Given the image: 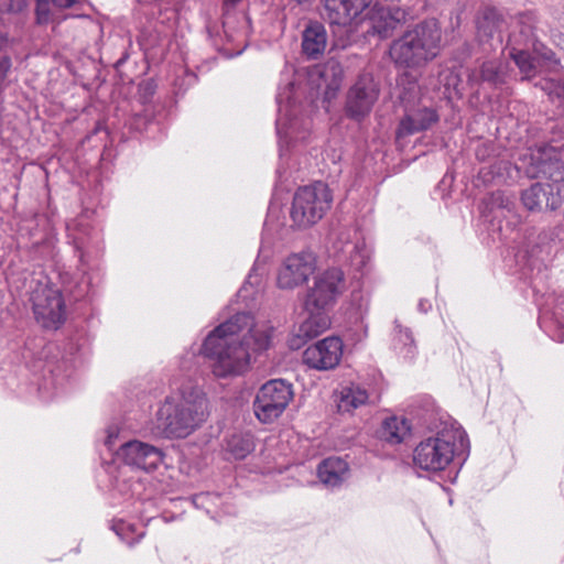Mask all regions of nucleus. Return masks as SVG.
<instances>
[{"instance_id":"11","label":"nucleus","mask_w":564,"mask_h":564,"mask_svg":"<svg viewBox=\"0 0 564 564\" xmlns=\"http://www.w3.org/2000/svg\"><path fill=\"white\" fill-rule=\"evenodd\" d=\"M416 17L417 12L409 7L394 2L377 3L369 11L367 33L379 40H386L391 37L400 25Z\"/></svg>"},{"instance_id":"15","label":"nucleus","mask_w":564,"mask_h":564,"mask_svg":"<svg viewBox=\"0 0 564 564\" xmlns=\"http://www.w3.org/2000/svg\"><path fill=\"white\" fill-rule=\"evenodd\" d=\"M378 87L369 75L360 76L349 89L346 101V113L349 118L361 121L371 111L378 99Z\"/></svg>"},{"instance_id":"5","label":"nucleus","mask_w":564,"mask_h":564,"mask_svg":"<svg viewBox=\"0 0 564 564\" xmlns=\"http://www.w3.org/2000/svg\"><path fill=\"white\" fill-rule=\"evenodd\" d=\"M468 447V438L456 421H441L434 435L423 438L413 451L415 468L429 473L444 470L458 451Z\"/></svg>"},{"instance_id":"42","label":"nucleus","mask_w":564,"mask_h":564,"mask_svg":"<svg viewBox=\"0 0 564 564\" xmlns=\"http://www.w3.org/2000/svg\"><path fill=\"white\" fill-rule=\"evenodd\" d=\"M196 75L189 70H184L182 77H177L175 79V88L176 93H184L189 86H193L196 83Z\"/></svg>"},{"instance_id":"40","label":"nucleus","mask_w":564,"mask_h":564,"mask_svg":"<svg viewBox=\"0 0 564 564\" xmlns=\"http://www.w3.org/2000/svg\"><path fill=\"white\" fill-rule=\"evenodd\" d=\"M115 487L123 496L134 497L140 494L141 484L139 480L117 478Z\"/></svg>"},{"instance_id":"49","label":"nucleus","mask_w":564,"mask_h":564,"mask_svg":"<svg viewBox=\"0 0 564 564\" xmlns=\"http://www.w3.org/2000/svg\"><path fill=\"white\" fill-rule=\"evenodd\" d=\"M544 57L549 61H553V57H554V54L552 52L547 53L544 55ZM554 63L555 64H558V61L557 59H554Z\"/></svg>"},{"instance_id":"25","label":"nucleus","mask_w":564,"mask_h":564,"mask_svg":"<svg viewBox=\"0 0 564 564\" xmlns=\"http://www.w3.org/2000/svg\"><path fill=\"white\" fill-rule=\"evenodd\" d=\"M349 464L337 456L323 459L317 467L318 479L328 488L340 487L349 478Z\"/></svg>"},{"instance_id":"10","label":"nucleus","mask_w":564,"mask_h":564,"mask_svg":"<svg viewBox=\"0 0 564 564\" xmlns=\"http://www.w3.org/2000/svg\"><path fill=\"white\" fill-rule=\"evenodd\" d=\"M330 240L332 252L336 260L346 263L362 275L369 261V252L357 228L339 227L332 232Z\"/></svg>"},{"instance_id":"35","label":"nucleus","mask_w":564,"mask_h":564,"mask_svg":"<svg viewBox=\"0 0 564 564\" xmlns=\"http://www.w3.org/2000/svg\"><path fill=\"white\" fill-rule=\"evenodd\" d=\"M539 86L552 100L564 102V79L544 78Z\"/></svg>"},{"instance_id":"26","label":"nucleus","mask_w":564,"mask_h":564,"mask_svg":"<svg viewBox=\"0 0 564 564\" xmlns=\"http://www.w3.org/2000/svg\"><path fill=\"white\" fill-rule=\"evenodd\" d=\"M326 46L327 32L325 26L317 21H311L302 34L303 54L310 59H317L324 54Z\"/></svg>"},{"instance_id":"6","label":"nucleus","mask_w":564,"mask_h":564,"mask_svg":"<svg viewBox=\"0 0 564 564\" xmlns=\"http://www.w3.org/2000/svg\"><path fill=\"white\" fill-rule=\"evenodd\" d=\"M332 202V193L323 182L300 187L293 196L290 209L293 225L306 228L316 224L330 208Z\"/></svg>"},{"instance_id":"19","label":"nucleus","mask_w":564,"mask_h":564,"mask_svg":"<svg viewBox=\"0 0 564 564\" xmlns=\"http://www.w3.org/2000/svg\"><path fill=\"white\" fill-rule=\"evenodd\" d=\"M507 29L503 15L492 7L485 8L477 19V37L488 50H496L502 44V32Z\"/></svg>"},{"instance_id":"38","label":"nucleus","mask_w":564,"mask_h":564,"mask_svg":"<svg viewBox=\"0 0 564 564\" xmlns=\"http://www.w3.org/2000/svg\"><path fill=\"white\" fill-rule=\"evenodd\" d=\"M55 10L53 2H50L48 0H36L35 14L37 23L46 24L55 21Z\"/></svg>"},{"instance_id":"46","label":"nucleus","mask_w":564,"mask_h":564,"mask_svg":"<svg viewBox=\"0 0 564 564\" xmlns=\"http://www.w3.org/2000/svg\"><path fill=\"white\" fill-rule=\"evenodd\" d=\"M196 358L195 354H192L191 356H187L184 358V360L181 364L182 369L184 370H191L192 368V361Z\"/></svg>"},{"instance_id":"30","label":"nucleus","mask_w":564,"mask_h":564,"mask_svg":"<svg viewBox=\"0 0 564 564\" xmlns=\"http://www.w3.org/2000/svg\"><path fill=\"white\" fill-rule=\"evenodd\" d=\"M517 24L520 28L519 34L516 32L510 33L506 47L527 46L534 37L533 17L531 14H521L517 20Z\"/></svg>"},{"instance_id":"7","label":"nucleus","mask_w":564,"mask_h":564,"mask_svg":"<svg viewBox=\"0 0 564 564\" xmlns=\"http://www.w3.org/2000/svg\"><path fill=\"white\" fill-rule=\"evenodd\" d=\"M516 169L530 178L544 177L551 187L564 184V161L560 152L551 145L529 150L519 158Z\"/></svg>"},{"instance_id":"1","label":"nucleus","mask_w":564,"mask_h":564,"mask_svg":"<svg viewBox=\"0 0 564 564\" xmlns=\"http://www.w3.org/2000/svg\"><path fill=\"white\" fill-rule=\"evenodd\" d=\"M271 333L254 324L253 316L239 312L212 330L199 347V352L212 359V371L217 378H230L248 370L252 352L268 349Z\"/></svg>"},{"instance_id":"39","label":"nucleus","mask_w":564,"mask_h":564,"mask_svg":"<svg viewBox=\"0 0 564 564\" xmlns=\"http://www.w3.org/2000/svg\"><path fill=\"white\" fill-rule=\"evenodd\" d=\"M438 82L442 84L446 90H455L458 91V87L460 85V76L454 68H446L442 70L438 75Z\"/></svg>"},{"instance_id":"9","label":"nucleus","mask_w":564,"mask_h":564,"mask_svg":"<svg viewBox=\"0 0 564 564\" xmlns=\"http://www.w3.org/2000/svg\"><path fill=\"white\" fill-rule=\"evenodd\" d=\"M293 397L292 383L284 379L269 380L257 391L254 415L262 423H272L285 411Z\"/></svg>"},{"instance_id":"29","label":"nucleus","mask_w":564,"mask_h":564,"mask_svg":"<svg viewBox=\"0 0 564 564\" xmlns=\"http://www.w3.org/2000/svg\"><path fill=\"white\" fill-rule=\"evenodd\" d=\"M510 57L514 61L517 67L522 74L523 80H531L536 77L539 73V61L532 56L529 52L521 47L512 46L509 47Z\"/></svg>"},{"instance_id":"12","label":"nucleus","mask_w":564,"mask_h":564,"mask_svg":"<svg viewBox=\"0 0 564 564\" xmlns=\"http://www.w3.org/2000/svg\"><path fill=\"white\" fill-rule=\"evenodd\" d=\"M344 290V272L338 268L325 270L315 276L314 285L307 291L305 310L326 311L334 305Z\"/></svg>"},{"instance_id":"28","label":"nucleus","mask_w":564,"mask_h":564,"mask_svg":"<svg viewBox=\"0 0 564 564\" xmlns=\"http://www.w3.org/2000/svg\"><path fill=\"white\" fill-rule=\"evenodd\" d=\"M253 449L254 442L250 433H234L226 441V453L237 460L246 458Z\"/></svg>"},{"instance_id":"3","label":"nucleus","mask_w":564,"mask_h":564,"mask_svg":"<svg viewBox=\"0 0 564 564\" xmlns=\"http://www.w3.org/2000/svg\"><path fill=\"white\" fill-rule=\"evenodd\" d=\"M301 95L297 75L289 69L283 72L276 94V134L281 156L290 148L305 142L311 133L312 121L300 99Z\"/></svg>"},{"instance_id":"16","label":"nucleus","mask_w":564,"mask_h":564,"mask_svg":"<svg viewBox=\"0 0 564 564\" xmlns=\"http://www.w3.org/2000/svg\"><path fill=\"white\" fill-rule=\"evenodd\" d=\"M77 387V378L74 366L69 360L63 359L53 368H50L48 376H45L39 386L41 397L48 401L64 397Z\"/></svg>"},{"instance_id":"44","label":"nucleus","mask_w":564,"mask_h":564,"mask_svg":"<svg viewBox=\"0 0 564 564\" xmlns=\"http://www.w3.org/2000/svg\"><path fill=\"white\" fill-rule=\"evenodd\" d=\"M259 282H260V276L257 273L256 269L253 268V269H251L250 273L248 274L246 282H245L243 286L240 289L239 293L247 292L248 285L254 286V285L259 284Z\"/></svg>"},{"instance_id":"47","label":"nucleus","mask_w":564,"mask_h":564,"mask_svg":"<svg viewBox=\"0 0 564 564\" xmlns=\"http://www.w3.org/2000/svg\"><path fill=\"white\" fill-rule=\"evenodd\" d=\"M431 307H432V304L427 300H420V302L417 304V308L422 313H427L431 310Z\"/></svg>"},{"instance_id":"13","label":"nucleus","mask_w":564,"mask_h":564,"mask_svg":"<svg viewBox=\"0 0 564 564\" xmlns=\"http://www.w3.org/2000/svg\"><path fill=\"white\" fill-rule=\"evenodd\" d=\"M34 315L45 328H58L66 318L65 302L61 291L51 285H40L31 296Z\"/></svg>"},{"instance_id":"17","label":"nucleus","mask_w":564,"mask_h":564,"mask_svg":"<svg viewBox=\"0 0 564 564\" xmlns=\"http://www.w3.org/2000/svg\"><path fill=\"white\" fill-rule=\"evenodd\" d=\"M341 355V340L330 336L307 347L303 352V362L316 370H328L339 364Z\"/></svg>"},{"instance_id":"33","label":"nucleus","mask_w":564,"mask_h":564,"mask_svg":"<svg viewBox=\"0 0 564 564\" xmlns=\"http://www.w3.org/2000/svg\"><path fill=\"white\" fill-rule=\"evenodd\" d=\"M112 530L118 535V538L127 543L129 546H133L143 538L144 532L141 531L135 533V527L132 523L126 522L123 520H118L113 522Z\"/></svg>"},{"instance_id":"36","label":"nucleus","mask_w":564,"mask_h":564,"mask_svg":"<svg viewBox=\"0 0 564 564\" xmlns=\"http://www.w3.org/2000/svg\"><path fill=\"white\" fill-rule=\"evenodd\" d=\"M488 204L491 209H497V212L502 216H506L505 212L511 214L516 206L514 199L510 195L500 191L491 194Z\"/></svg>"},{"instance_id":"2","label":"nucleus","mask_w":564,"mask_h":564,"mask_svg":"<svg viewBox=\"0 0 564 564\" xmlns=\"http://www.w3.org/2000/svg\"><path fill=\"white\" fill-rule=\"evenodd\" d=\"M208 416L206 394L198 386L186 384L178 395H169L149 423L154 437L184 438L196 431Z\"/></svg>"},{"instance_id":"18","label":"nucleus","mask_w":564,"mask_h":564,"mask_svg":"<svg viewBox=\"0 0 564 564\" xmlns=\"http://www.w3.org/2000/svg\"><path fill=\"white\" fill-rule=\"evenodd\" d=\"M564 200V183L557 187L535 183L522 191L521 202L530 212L555 210Z\"/></svg>"},{"instance_id":"4","label":"nucleus","mask_w":564,"mask_h":564,"mask_svg":"<svg viewBox=\"0 0 564 564\" xmlns=\"http://www.w3.org/2000/svg\"><path fill=\"white\" fill-rule=\"evenodd\" d=\"M442 41L443 32L438 20L429 18L395 39L390 45L389 54L397 67L419 72L440 55Z\"/></svg>"},{"instance_id":"21","label":"nucleus","mask_w":564,"mask_h":564,"mask_svg":"<svg viewBox=\"0 0 564 564\" xmlns=\"http://www.w3.org/2000/svg\"><path fill=\"white\" fill-rule=\"evenodd\" d=\"M437 121L438 115L433 108L417 107L406 110L395 131L397 142L401 143L404 138L430 129Z\"/></svg>"},{"instance_id":"27","label":"nucleus","mask_w":564,"mask_h":564,"mask_svg":"<svg viewBox=\"0 0 564 564\" xmlns=\"http://www.w3.org/2000/svg\"><path fill=\"white\" fill-rule=\"evenodd\" d=\"M411 432V425L405 417L391 416L383 421L380 436L386 442L397 445L402 443Z\"/></svg>"},{"instance_id":"20","label":"nucleus","mask_w":564,"mask_h":564,"mask_svg":"<svg viewBox=\"0 0 564 564\" xmlns=\"http://www.w3.org/2000/svg\"><path fill=\"white\" fill-rule=\"evenodd\" d=\"M508 76V63L500 58L487 59L471 69L467 75L468 85L474 88L487 85L498 88L506 83Z\"/></svg>"},{"instance_id":"32","label":"nucleus","mask_w":564,"mask_h":564,"mask_svg":"<svg viewBox=\"0 0 564 564\" xmlns=\"http://www.w3.org/2000/svg\"><path fill=\"white\" fill-rule=\"evenodd\" d=\"M394 348L405 359H412L415 356L416 347L410 329L402 327L399 323L394 326Z\"/></svg>"},{"instance_id":"8","label":"nucleus","mask_w":564,"mask_h":564,"mask_svg":"<svg viewBox=\"0 0 564 564\" xmlns=\"http://www.w3.org/2000/svg\"><path fill=\"white\" fill-rule=\"evenodd\" d=\"M119 435V427L110 425L107 429L105 445L110 452H113L118 460L127 466L144 471L155 469L162 462V451L153 445L137 440L126 442L116 448V440Z\"/></svg>"},{"instance_id":"41","label":"nucleus","mask_w":564,"mask_h":564,"mask_svg":"<svg viewBox=\"0 0 564 564\" xmlns=\"http://www.w3.org/2000/svg\"><path fill=\"white\" fill-rule=\"evenodd\" d=\"M12 59L9 55H2L0 57V91H3L8 85V77L11 73Z\"/></svg>"},{"instance_id":"24","label":"nucleus","mask_w":564,"mask_h":564,"mask_svg":"<svg viewBox=\"0 0 564 564\" xmlns=\"http://www.w3.org/2000/svg\"><path fill=\"white\" fill-rule=\"evenodd\" d=\"M310 316L300 325L297 332L289 339L291 349H300L307 339L317 337L329 327L325 311H307Z\"/></svg>"},{"instance_id":"51","label":"nucleus","mask_w":564,"mask_h":564,"mask_svg":"<svg viewBox=\"0 0 564 564\" xmlns=\"http://www.w3.org/2000/svg\"><path fill=\"white\" fill-rule=\"evenodd\" d=\"M558 341H563L564 340V336L563 335H560L558 338H557Z\"/></svg>"},{"instance_id":"45","label":"nucleus","mask_w":564,"mask_h":564,"mask_svg":"<svg viewBox=\"0 0 564 564\" xmlns=\"http://www.w3.org/2000/svg\"><path fill=\"white\" fill-rule=\"evenodd\" d=\"M82 0H52L54 9L62 10L68 9L79 3Z\"/></svg>"},{"instance_id":"50","label":"nucleus","mask_w":564,"mask_h":564,"mask_svg":"<svg viewBox=\"0 0 564 564\" xmlns=\"http://www.w3.org/2000/svg\"><path fill=\"white\" fill-rule=\"evenodd\" d=\"M240 1H241V0H224V2H225L226 4H232V6H234V4H236V3H238V2H240Z\"/></svg>"},{"instance_id":"52","label":"nucleus","mask_w":564,"mask_h":564,"mask_svg":"<svg viewBox=\"0 0 564 564\" xmlns=\"http://www.w3.org/2000/svg\"><path fill=\"white\" fill-rule=\"evenodd\" d=\"M544 316H540V325L542 326Z\"/></svg>"},{"instance_id":"37","label":"nucleus","mask_w":564,"mask_h":564,"mask_svg":"<svg viewBox=\"0 0 564 564\" xmlns=\"http://www.w3.org/2000/svg\"><path fill=\"white\" fill-rule=\"evenodd\" d=\"M539 239L540 242L527 250L529 260L532 263L544 262L549 258L552 250L551 242L546 236L539 237Z\"/></svg>"},{"instance_id":"43","label":"nucleus","mask_w":564,"mask_h":564,"mask_svg":"<svg viewBox=\"0 0 564 564\" xmlns=\"http://www.w3.org/2000/svg\"><path fill=\"white\" fill-rule=\"evenodd\" d=\"M214 499H217V496L212 495L209 492H202L193 497V503L195 505V507L204 508L206 509L207 512H210L208 502Z\"/></svg>"},{"instance_id":"23","label":"nucleus","mask_w":564,"mask_h":564,"mask_svg":"<svg viewBox=\"0 0 564 564\" xmlns=\"http://www.w3.org/2000/svg\"><path fill=\"white\" fill-rule=\"evenodd\" d=\"M207 31L209 36L213 39V44L219 51H221L227 57H235L240 55L246 48L243 42V33L236 32L231 25L230 18H226L223 22L224 37L218 34L216 25H208Z\"/></svg>"},{"instance_id":"34","label":"nucleus","mask_w":564,"mask_h":564,"mask_svg":"<svg viewBox=\"0 0 564 564\" xmlns=\"http://www.w3.org/2000/svg\"><path fill=\"white\" fill-rule=\"evenodd\" d=\"M99 234L95 230L89 232L87 236L84 234L78 235L75 238V246L79 252L80 260L84 261V258L88 256L91 250H97L99 248Z\"/></svg>"},{"instance_id":"31","label":"nucleus","mask_w":564,"mask_h":564,"mask_svg":"<svg viewBox=\"0 0 564 564\" xmlns=\"http://www.w3.org/2000/svg\"><path fill=\"white\" fill-rule=\"evenodd\" d=\"M368 400V393L359 386L343 388L338 408L341 411H350L364 405Z\"/></svg>"},{"instance_id":"14","label":"nucleus","mask_w":564,"mask_h":564,"mask_svg":"<svg viewBox=\"0 0 564 564\" xmlns=\"http://www.w3.org/2000/svg\"><path fill=\"white\" fill-rule=\"evenodd\" d=\"M316 270V257L313 252L292 253L282 262L278 272V286L293 290L306 283Z\"/></svg>"},{"instance_id":"48","label":"nucleus","mask_w":564,"mask_h":564,"mask_svg":"<svg viewBox=\"0 0 564 564\" xmlns=\"http://www.w3.org/2000/svg\"><path fill=\"white\" fill-rule=\"evenodd\" d=\"M8 43H9V41H8L7 35L0 32V53L6 50V47L8 46Z\"/></svg>"},{"instance_id":"22","label":"nucleus","mask_w":564,"mask_h":564,"mask_svg":"<svg viewBox=\"0 0 564 564\" xmlns=\"http://www.w3.org/2000/svg\"><path fill=\"white\" fill-rule=\"evenodd\" d=\"M371 2L372 0H324L325 15L330 24L346 26Z\"/></svg>"}]
</instances>
